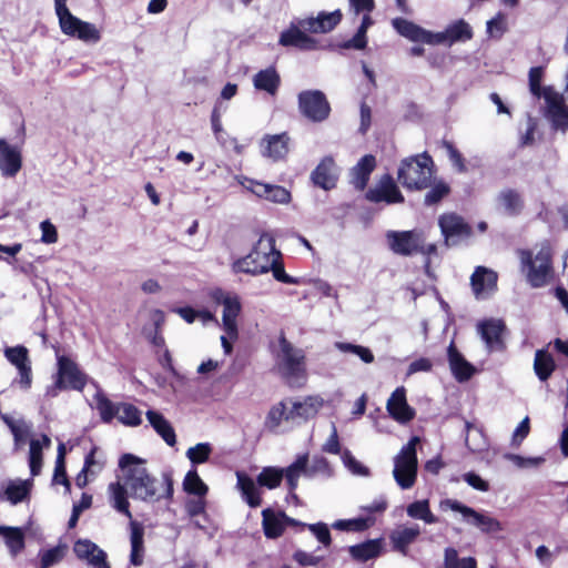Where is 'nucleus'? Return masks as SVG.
<instances>
[{"instance_id":"f257e3e1","label":"nucleus","mask_w":568,"mask_h":568,"mask_svg":"<svg viewBox=\"0 0 568 568\" xmlns=\"http://www.w3.org/2000/svg\"><path fill=\"white\" fill-rule=\"evenodd\" d=\"M119 467L122 475L108 486L109 504L118 513L132 519L129 497L146 504L172 499L174 488L171 473H162L159 479L149 471L143 459L132 454H124Z\"/></svg>"},{"instance_id":"f03ea898","label":"nucleus","mask_w":568,"mask_h":568,"mask_svg":"<svg viewBox=\"0 0 568 568\" xmlns=\"http://www.w3.org/2000/svg\"><path fill=\"white\" fill-rule=\"evenodd\" d=\"M520 271L531 287L538 288L547 285L554 273L552 247L548 241H544L532 248L517 251Z\"/></svg>"},{"instance_id":"7ed1b4c3","label":"nucleus","mask_w":568,"mask_h":568,"mask_svg":"<svg viewBox=\"0 0 568 568\" xmlns=\"http://www.w3.org/2000/svg\"><path fill=\"white\" fill-rule=\"evenodd\" d=\"M434 161L426 153L412 155L400 161L397 180L407 190H424L432 184Z\"/></svg>"},{"instance_id":"20e7f679","label":"nucleus","mask_w":568,"mask_h":568,"mask_svg":"<svg viewBox=\"0 0 568 568\" xmlns=\"http://www.w3.org/2000/svg\"><path fill=\"white\" fill-rule=\"evenodd\" d=\"M275 252L274 237L264 233L260 236L255 247L246 256L236 260L232 264V270L235 273H245L254 276L265 274L270 272Z\"/></svg>"},{"instance_id":"39448f33","label":"nucleus","mask_w":568,"mask_h":568,"mask_svg":"<svg viewBox=\"0 0 568 568\" xmlns=\"http://www.w3.org/2000/svg\"><path fill=\"white\" fill-rule=\"evenodd\" d=\"M276 366L281 375L290 383L305 377V353L286 339L284 334L278 337V349L275 353Z\"/></svg>"},{"instance_id":"423d86ee","label":"nucleus","mask_w":568,"mask_h":568,"mask_svg":"<svg viewBox=\"0 0 568 568\" xmlns=\"http://www.w3.org/2000/svg\"><path fill=\"white\" fill-rule=\"evenodd\" d=\"M418 443L417 436L410 438L394 457L393 477L400 489H410L416 483L418 468L416 445Z\"/></svg>"},{"instance_id":"0eeeda50","label":"nucleus","mask_w":568,"mask_h":568,"mask_svg":"<svg viewBox=\"0 0 568 568\" xmlns=\"http://www.w3.org/2000/svg\"><path fill=\"white\" fill-rule=\"evenodd\" d=\"M343 13L339 9L332 12L320 11L316 17L311 16L304 19H295L288 29L280 36H307L306 33H328L342 21Z\"/></svg>"},{"instance_id":"6e6552de","label":"nucleus","mask_w":568,"mask_h":568,"mask_svg":"<svg viewBox=\"0 0 568 568\" xmlns=\"http://www.w3.org/2000/svg\"><path fill=\"white\" fill-rule=\"evenodd\" d=\"M327 38H280L278 43L298 51H311L325 48L344 50H363L367 45L366 38H351L339 43H326Z\"/></svg>"},{"instance_id":"1a4fd4ad","label":"nucleus","mask_w":568,"mask_h":568,"mask_svg":"<svg viewBox=\"0 0 568 568\" xmlns=\"http://www.w3.org/2000/svg\"><path fill=\"white\" fill-rule=\"evenodd\" d=\"M211 298L223 306L222 323L227 336L232 339L237 337V316L241 312L240 297L236 294L214 288L210 293Z\"/></svg>"},{"instance_id":"9d476101","label":"nucleus","mask_w":568,"mask_h":568,"mask_svg":"<svg viewBox=\"0 0 568 568\" xmlns=\"http://www.w3.org/2000/svg\"><path fill=\"white\" fill-rule=\"evenodd\" d=\"M392 24L399 36H473L471 27L464 19L454 21L442 32L427 31L404 18L393 19Z\"/></svg>"},{"instance_id":"9b49d317","label":"nucleus","mask_w":568,"mask_h":568,"mask_svg":"<svg viewBox=\"0 0 568 568\" xmlns=\"http://www.w3.org/2000/svg\"><path fill=\"white\" fill-rule=\"evenodd\" d=\"M542 98L546 119L551 123L554 130L565 133L568 130V105L565 103L564 95L551 87H546Z\"/></svg>"},{"instance_id":"f8f14e48","label":"nucleus","mask_w":568,"mask_h":568,"mask_svg":"<svg viewBox=\"0 0 568 568\" xmlns=\"http://www.w3.org/2000/svg\"><path fill=\"white\" fill-rule=\"evenodd\" d=\"M298 106L303 115L314 122L324 121L331 111L324 93L318 90L301 92Z\"/></svg>"},{"instance_id":"ddd939ff","label":"nucleus","mask_w":568,"mask_h":568,"mask_svg":"<svg viewBox=\"0 0 568 568\" xmlns=\"http://www.w3.org/2000/svg\"><path fill=\"white\" fill-rule=\"evenodd\" d=\"M365 197L372 203L385 202L386 204L403 203L405 200L393 176L389 174L382 175L377 183L368 189Z\"/></svg>"},{"instance_id":"4468645a","label":"nucleus","mask_w":568,"mask_h":568,"mask_svg":"<svg viewBox=\"0 0 568 568\" xmlns=\"http://www.w3.org/2000/svg\"><path fill=\"white\" fill-rule=\"evenodd\" d=\"M3 354L6 358L18 369L19 377L16 382L21 388L29 389L32 384V369L28 348L22 345L6 347Z\"/></svg>"},{"instance_id":"2eb2a0df","label":"nucleus","mask_w":568,"mask_h":568,"mask_svg":"<svg viewBox=\"0 0 568 568\" xmlns=\"http://www.w3.org/2000/svg\"><path fill=\"white\" fill-rule=\"evenodd\" d=\"M438 225L447 246L456 245L471 233L470 226L456 213L442 214L438 219Z\"/></svg>"},{"instance_id":"dca6fc26","label":"nucleus","mask_w":568,"mask_h":568,"mask_svg":"<svg viewBox=\"0 0 568 568\" xmlns=\"http://www.w3.org/2000/svg\"><path fill=\"white\" fill-rule=\"evenodd\" d=\"M262 526L267 538H278L288 526L304 528L305 524L286 516L283 511L266 508L262 511Z\"/></svg>"},{"instance_id":"f3484780","label":"nucleus","mask_w":568,"mask_h":568,"mask_svg":"<svg viewBox=\"0 0 568 568\" xmlns=\"http://www.w3.org/2000/svg\"><path fill=\"white\" fill-rule=\"evenodd\" d=\"M390 250L399 255H412L419 251L423 237L416 231H389L386 235Z\"/></svg>"},{"instance_id":"a211bd4d","label":"nucleus","mask_w":568,"mask_h":568,"mask_svg":"<svg viewBox=\"0 0 568 568\" xmlns=\"http://www.w3.org/2000/svg\"><path fill=\"white\" fill-rule=\"evenodd\" d=\"M55 377L61 379L67 388L82 390L87 384V376L78 365L67 356H58V372Z\"/></svg>"},{"instance_id":"6ab92c4d","label":"nucleus","mask_w":568,"mask_h":568,"mask_svg":"<svg viewBox=\"0 0 568 568\" xmlns=\"http://www.w3.org/2000/svg\"><path fill=\"white\" fill-rule=\"evenodd\" d=\"M498 275L485 266H477L470 276L473 292L478 300L487 298L497 290Z\"/></svg>"},{"instance_id":"aec40b11","label":"nucleus","mask_w":568,"mask_h":568,"mask_svg":"<svg viewBox=\"0 0 568 568\" xmlns=\"http://www.w3.org/2000/svg\"><path fill=\"white\" fill-rule=\"evenodd\" d=\"M420 534L422 529L418 524L398 525L389 534V541L395 551L406 556L408 554L409 546L417 541Z\"/></svg>"},{"instance_id":"412c9836","label":"nucleus","mask_w":568,"mask_h":568,"mask_svg":"<svg viewBox=\"0 0 568 568\" xmlns=\"http://www.w3.org/2000/svg\"><path fill=\"white\" fill-rule=\"evenodd\" d=\"M22 168L21 149L0 140V173L3 178L17 176Z\"/></svg>"},{"instance_id":"4be33fe9","label":"nucleus","mask_w":568,"mask_h":568,"mask_svg":"<svg viewBox=\"0 0 568 568\" xmlns=\"http://www.w3.org/2000/svg\"><path fill=\"white\" fill-rule=\"evenodd\" d=\"M339 176V169L332 156H325L317 164L311 174L313 183L323 189L332 190L336 186Z\"/></svg>"},{"instance_id":"5701e85b","label":"nucleus","mask_w":568,"mask_h":568,"mask_svg":"<svg viewBox=\"0 0 568 568\" xmlns=\"http://www.w3.org/2000/svg\"><path fill=\"white\" fill-rule=\"evenodd\" d=\"M241 184L258 197L266 199L274 203L285 204L291 200V193L280 185L266 184L250 179H244Z\"/></svg>"},{"instance_id":"b1692460","label":"nucleus","mask_w":568,"mask_h":568,"mask_svg":"<svg viewBox=\"0 0 568 568\" xmlns=\"http://www.w3.org/2000/svg\"><path fill=\"white\" fill-rule=\"evenodd\" d=\"M477 332L489 352L503 351L505 325L500 320H487L477 325Z\"/></svg>"},{"instance_id":"393cba45","label":"nucleus","mask_w":568,"mask_h":568,"mask_svg":"<svg viewBox=\"0 0 568 568\" xmlns=\"http://www.w3.org/2000/svg\"><path fill=\"white\" fill-rule=\"evenodd\" d=\"M288 418L292 424H301L313 418L323 406V399L317 396H308L303 400L288 399Z\"/></svg>"},{"instance_id":"a878e982","label":"nucleus","mask_w":568,"mask_h":568,"mask_svg":"<svg viewBox=\"0 0 568 568\" xmlns=\"http://www.w3.org/2000/svg\"><path fill=\"white\" fill-rule=\"evenodd\" d=\"M386 409L400 424L410 422L415 416V410L407 404L406 389L403 386L397 387L392 393L387 400Z\"/></svg>"},{"instance_id":"bb28decb","label":"nucleus","mask_w":568,"mask_h":568,"mask_svg":"<svg viewBox=\"0 0 568 568\" xmlns=\"http://www.w3.org/2000/svg\"><path fill=\"white\" fill-rule=\"evenodd\" d=\"M73 551L92 568H111L106 561V554L89 539H79L73 546Z\"/></svg>"},{"instance_id":"cd10ccee","label":"nucleus","mask_w":568,"mask_h":568,"mask_svg":"<svg viewBox=\"0 0 568 568\" xmlns=\"http://www.w3.org/2000/svg\"><path fill=\"white\" fill-rule=\"evenodd\" d=\"M57 16L60 28L67 36H99V30L94 24L81 21L69 9L58 11Z\"/></svg>"},{"instance_id":"c85d7f7f","label":"nucleus","mask_w":568,"mask_h":568,"mask_svg":"<svg viewBox=\"0 0 568 568\" xmlns=\"http://www.w3.org/2000/svg\"><path fill=\"white\" fill-rule=\"evenodd\" d=\"M447 356L452 374L458 382L463 383L471 378L476 368L465 359L453 342L447 348Z\"/></svg>"},{"instance_id":"c756f323","label":"nucleus","mask_w":568,"mask_h":568,"mask_svg":"<svg viewBox=\"0 0 568 568\" xmlns=\"http://www.w3.org/2000/svg\"><path fill=\"white\" fill-rule=\"evenodd\" d=\"M439 506L444 510L450 509L453 511L459 513L467 524H469L478 529L481 528L485 519L488 516L487 513L477 511L474 508L468 507L455 499H444L440 501Z\"/></svg>"},{"instance_id":"7c9ffc66","label":"nucleus","mask_w":568,"mask_h":568,"mask_svg":"<svg viewBox=\"0 0 568 568\" xmlns=\"http://www.w3.org/2000/svg\"><path fill=\"white\" fill-rule=\"evenodd\" d=\"M376 166L375 156L372 154L364 155L357 164L351 170V183L352 185L359 191H363L368 181L371 173L374 171Z\"/></svg>"},{"instance_id":"2f4dec72","label":"nucleus","mask_w":568,"mask_h":568,"mask_svg":"<svg viewBox=\"0 0 568 568\" xmlns=\"http://www.w3.org/2000/svg\"><path fill=\"white\" fill-rule=\"evenodd\" d=\"M290 138L286 133L268 135L263 140L262 154L278 161L284 159L288 153Z\"/></svg>"},{"instance_id":"473e14b6","label":"nucleus","mask_w":568,"mask_h":568,"mask_svg":"<svg viewBox=\"0 0 568 568\" xmlns=\"http://www.w3.org/2000/svg\"><path fill=\"white\" fill-rule=\"evenodd\" d=\"M146 419L159 436L169 445L176 444L175 432L171 423L159 412L149 409L145 413Z\"/></svg>"},{"instance_id":"72a5a7b5","label":"nucleus","mask_w":568,"mask_h":568,"mask_svg":"<svg viewBox=\"0 0 568 568\" xmlns=\"http://www.w3.org/2000/svg\"><path fill=\"white\" fill-rule=\"evenodd\" d=\"M236 486L241 491L242 498L252 508H256L262 504L261 493L255 483L250 476L242 471H236Z\"/></svg>"},{"instance_id":"f704fd0d","label":"nucleus","mask_w":568,"mask_h":568,"mask_svg":"<svg viewBox=\"0 0 568 568\" xmlns=\"http://www.w3.org/2000/svg\"><path fill=\"white\" fill-rule=\"evenodd\" d=\"M383 550L382 539H369L364 542L353 545L348 548V552L354 560L365 562L377 558Z\"/></svg>"},{"instance_id":"c9c22d12","label":"nucleus","mask_w":568,"mask_h":568,"mask_svg":"<svg viewBox=\"0 0 568 568\" xmlns=\"http://www.w3.org/2000/svg\"><path fill=\"white\" fill-rule=\"evenodd\" d=\"M307 454L300 455L294 463L286 468H282L283 478H285L290 493H294L298 486V479L301 477L307 478L306 471Z\"/></svg>"},{"instance_id":"e433bc0d","label":"nucleus","mask_w":568,"mask_h":568,"mask_svg":"<svg viewBox=\"0 0 568 568\" xmlns=\"http://www.w3.org/2000/svg\"><path fill=\"white\" fill-rule=\"evenodd\" d=\"M280 83V75L272 67L258 71L253 78L254 88L258 91H265L271 95L276 94Z\"/></svg>"},{"instance_id":"4c0bfd02","label":"nucleus","mask_w":568,"mask_h":568,"mask_svg":"<svg viewBox=\"0 0 568 568\" xmlns=\"http://www.w3.org/2000/svg\"><path fill=\"white\" fill-rule=\"evenodd\" d=\"M288 399L275 404L274 406L271 407V409L267 413V416L265 418V427L268 430L276 433L283 422L292 424V419L288 418Z\"/></svg>"},{"instance_id":"58836bf2","label":"nucleus","mask_w":568,"mask_h":568,"mask_svg":"<svg viewBox=\"0 0 568 568\" xmlns=\"http://www.w3.org/2000/svg\"><path fill=\"white\" fill-rule=\"evenodd\" d=\"M406 514L409 518L415 520H422L427 525L438 523L437 516L430 510L428 499L415 500L406 506Z\"/></svg>"},{"instance_id":"ea45409f","label":"nucleus","mask_w":568,"mask_h":568,"mask_svg":"<svg viewBox=\"0 0 568 568\" xmlns=\"http://www.w3.org/2000/svg\"><path fill=\"white\" fill-rule=\"evenodd\" d=\"M131 555H130V561L134 566H140L143 562V554H144V547H143V528L140 524L136 521H133L131 519Z\"/></svg>"},{"instance_id":"a19ab883","label":"nucleus","mask_w":568,"mask_h":568,"mask_svg":"<svg viewBox=\"0 0 568 568\" xmlns=\"http://www.w3.org/2000/svg\"><path fill=\"white\" fill-rule=\"evenodd\" d=\"M376 523V518L372 515H365L357 518L351 519H338L333 523L332 527L342 531H354L362 532L373 527Z\"/></svg>"},{"instance_id":"79ce46f5","label":"nucleus","mask_w":568,"mask_h":568,"mask_svg":"<svg viewBox=\"0 0 568 568\" xmlns=\"http://www.w3.org/2000/svg\"><path fill=\"white\" fill-rule=\"evenodd\" d=\"M465 429V443L470 452L481 453L488 448V442L481 428L477 427L470 422H466Z\"/></svg>"},{"instance_id":"37998d69","label":"nucleus","mask_w":568,"mask_h":568,"mask_svg":"<svg viewBox=\"0 0 568 568\" xmlns=\"http://www.w3.org/2000/svg\"><path fill=\"white\" fill-rule=\"evenodd\" d=\"M497 201L508 215L519 214L524 206L520 194L510 189L503 190Z\"/></svg>"},{"instance_id":"c03bdc74","label":"nucleus","mask_w":568,"mask_h":568,"mask_svg":"<svg viewBox=\"0 0 568 568\" xmlns=\"http://www.w3.org/2000/svg\"><path fill=\"white\" fill-rule=\"evenodd\" d=\"M0 534L3 536L7 547L12 556H16L24 547V536L20 528L0 526Z\"/></svg>"},{"instance_id":"a18cd8bd","label":"nucleus","mask_w":568,"mask_h":568,"mask_svg":"<svg viewBox=\"0 0 568 568\" xmlns=\"http://www.w3.org/2000/svg\"><path fill=\"white\" fill-rule=\"evenodd\" d=\"M94 400L95 408L103 423L109 424L118 416L119 404L111 402L103 393L98 392L94 396Z\"/></svg>"},{"instance_id":"49530a36","label":"nucleus","mask_w":568,"mask_h":568,"mask_svg":"<svg viewBox=\"0 0 568 568\" xmlns=\"http://www.w3.org/2000/svg\"><path fill=\"white\" fill-rule=\"evenodd\" d=\"M283 480V470L278 467L267 466L264 467L256 477V483L261 487L267 489L277 488Z\"/></svg>"},{"instance_id":"de8ad7c7","label":"nucleus","mask_w":568,"mask_h":568,"mask_svg":"<svg viewBox=\"0 0 568 568\" xmlns=\"http://www.w3.org/2000/svg\"><path fill=\"white\" fill-rule=\"evenodd\" d=\"M106 463L105 454L93 447L85 456L82 473H89L91 477L97 476L102 471Z\"/></svg>"},{"instance_id":"09e8293b","label":"nucleus","mask_w":568,"mask_h":568,"mask_svg":"<svg viewBox=\"0 0 568 568\" xmlns=\"http://www.w3.org/2000/svg\"><path fill=\"white\" fill-rule=\"evenodd\" d=\"M429 191L425 194L424 203L426 205H434L440 202L450 192V186L442 179L432 178V184L428 186Z\"/></svg>"},{"instance_id":"8fccbe9b","label":"nucleus","mask_w":568,"mask_h":568,"mask_svg":"<svg viewBox=\"0 0 568 568\" xmlns=\"http://www.w3.org/2000/svg\"><path fill=\"white\" fill-rule=\"evenodd\" d=\"M116 417L125 426L135 427L142 423L141 412L129 403H119Z\"/></svg>"},{"instance_id":"3c124183","label":"nucleus","mask_w":568,"mask_h":568,"mask_svg":"<svg viewBox=\"0 0 568 568\" xmlns=\"http://www.w3.org/2000/svg\"><path fill=\"white\" fill-rule=\"evenodd\" d=\"M534 368L540 381H546L555 368L554 359L545 351H537L535 355Z\"/></svg>"},{"instance_id":"603ef678","label":"nucleus","mask_w":568,"mask_h":568,"mask_svg":"<svg viewBox=\"0 0 568 568\" xmlns=\"http://www.w3.org/2000/svg\"><path fill=\"white\" fill-rule=\"evenodd\" d=\"M183 489L191 495L204 497L207 493V486L201 479L196 470H189L183 480Z\"/></svg>"},{"instance_id":"864d4df0","label":"nucleus","mask_w":568,"mask_h":568,"mask_svg":"<svg viewBox=\"0 0 568 568\" xmlns=\"http://www.w3.org/2000/svg\"><path fill=\"white\" fill-rule=\"evenodd\" d=\"M306 471L307 478H314L320 475L325 477L332 476L331 466L327 459L322 456H315L311 462L307 458Z\"/></svg>"},{"instance_id":"5fc2aeb1","label":"nucleus","mask_w":568,"mask_h":568,"mask_svg":"<svg viewBox=\"0 0 568 568\" xmlns=\"http://www.w3.org/2000/svg\"><path fill=\"white\" fill-rule=\"evenodd\" d=\"M212 452L213 448L210 443H199L190 447L185 455L192 464L199 465L207 462Z\"/></svg>"},{"instance_id":"6e6d98bb","label":"nucleus","mask_w":568,"mask_h":568,"mask_svg":"<svg viewBox=\"0 0 568 568\" xmlns=\"http://www.w3.org/2000/svg\"><path fill=\"white\" fill-rule=\"evenodd\" d=\"M280 258H281V253L276 250V252L272 258L273 264L270 267V271H272L274 278L284 284H291V285L300 284L301 282L298 278L286 274V272L283 267V264L280 262Z\"/></svg>"},{"instance_id":"4d7b16f0","label":"nucleus","mask_w":568,"mask_h":568,"mask_svg":"<svg viewBox=\"0 0 568 568\" xmlns=\"http://www.w3.org/2000/svg\"><path fill=\"white\" fill-rule=\"evenodd\" d=\"M29 466L32 476L40 474L42 467V445L38 439L30 442Z\"/></svg>"},{"instance_id":"13d9d810","label":"nucleus","mask_w":568,"mask_h":568,"mask_svg":"<svg viewBox=\"0 0 568 568\" xmlns=\"http://www.w3.org/2000/svg\"><path fill=\"white\" fill-rule=\"evenodd\" d=\"M335 346L343 353H352L357 355L364 363L369 364L374 362V355L367 347L343 342H337Z\"/></svg>"},{"instance_id":"bf43d9fd","label":"nucleus","mask_w":568,"mask_h":568,"mask_svg":"<svg viewBox=\"0 0 568 568\" xmlns=\"http://www.w3.org/2000/svg\"><path fill=\"white\" fill-rule=\"evenodd\" d=\"M2 419L10 428L16 445H21L29 433V426L23 420H14L7 415H2Z\"/></svg>"},{"instance_id":"052dcab7","label":"nucleus","mask_w":568,"mask_h":568,"mask_svg":"<svg viewBox=\"0 0 568 568\" xmlns=\"http://www.w3.org/2000/svg\"><path fill=\"white\" fill-rule=\"evenodd\" d=\"M67 552L65 545H58L41 554V568H49L63 559Z\"/></svg>"},{"instance_id":"680f3d73","label":"nucleus","mask_w":568,"mask_h":568,"mask_svg":"<svg viewBox=\"0 0 568 568\" xmlns=\"http://www.w3.org/2000/svg\"><path fill=\"white\" fill-rule=\"evenodd\" d=\"M29 493V486L27 481H12L6 489L8 500L13 505L22 501Z\"/></svg>"},{"instance_id":"e2e57ef3","label":"nucleus","mask_w":568,"mask_h":568,"mask_svg":"<svg viewBox=\"0 0 568 568\" xmlns=\"http://www.w3.org/2000/svg\"><path fill=\"white\" fill-rule=\"evenodd\" d=\"M342 460L345 467L356 476L367 477L369 475V469L359 463L349 450H344L342 453Z\"/></svg>"},{"instance_id":"0e129e2a","label":"nucleus","mask_w":568,"mask_h":568,"mask_svg":"<svg viewBox=\"0 0 568 568\" xmlns=\"http://www.w3.org/2000/svg\"><path fill=\"white\" fill-rule=\"evenodd\" d=\"M504 458L511 462L518 468H536L545 462L542 457H523L510 453L505 454Z\"/></svg>"},{"instance_id":"69168bd1","label":"nucleus","mask_w":568,"mask_h":568,"mask_svg":"<svg viewBox=\"0 0 568 568\" xmlns=\"http://www.w3.org/2000/svg\"><path fill=\"white\" fill-rule=\"evenodd\" d=\"M544 70L541 67L531 68L529 71V89L534 97L542 98L544 89L540 87Z\"/></svg>"},{"instance_id":"338daca9","label":"nucleus","mask_w":568,"mask_h":568,"mask_svg":"<svg viewBox=\"0 0 568 568\" xmlns=\"http://www.w3.org/2000/svg\"><path fill=\"white\" fill-rule=\"evenodd\" d=\"M305 527H307L312 531V534L317 538V540L321 544H323L324 546L331 545V532L326 524H305Z\"/></svg>"},{"instance_id":"774afa93","label":"nucleus","mask_w":568,"mask_h":568,"mask_svg":"<svg viewBox=\"0 0 568 568\" xmlns=\"http://www.w3.org/2000/svg\"><path fill=\"white\" fill-rule=\"evenodd\" d=\"M41 230V242L45 244H53L58 241L57 227L49 221H42L40 223Z\"/></svg>"}]
</instances>
